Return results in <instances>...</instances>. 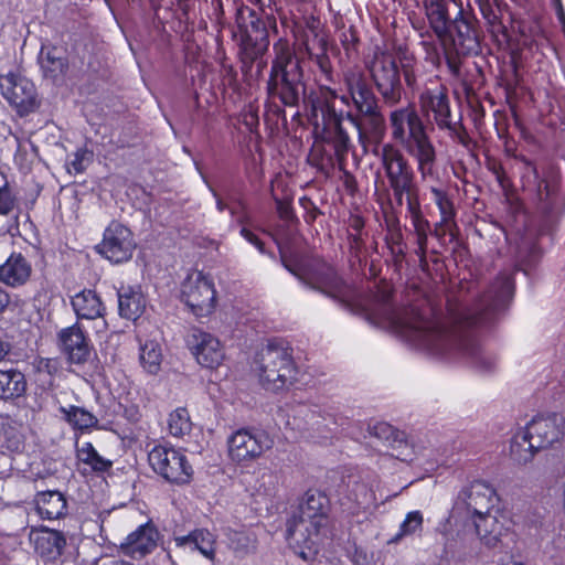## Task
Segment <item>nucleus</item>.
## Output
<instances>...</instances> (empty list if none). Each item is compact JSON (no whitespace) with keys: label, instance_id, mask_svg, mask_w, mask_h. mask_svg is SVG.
Returning a JSON list of instances; mask_svg holds the SVG:
<instances>
[{"label":"nucleus","instance_id":"1","mask_svg":"<svg viewBox=\"0 0 565 565\" xmlns=\"http://www.w3.org/2000/svg\"><path fill=\"white\" fill-rule=\"evenodd\" d=\"M388 323L408 341L433 354H444L454 349L463 350V340L455 330L416 309L408 310L403 317L392 315Z\"/></svg>","mask_w":565,"mask_h":565},{"label":"nucleus","instance_id":"2","mask_svg":"<svg viewBox=\"0 0 565 565\" xmlns=\"http://www.w3.org/2000/svg\"><path fill=\"white\" fill-rule=\"evenodd\" d=\"M273 50L275 58L267 83L268 94L279 98L286 106H295L303 89L300 61L284 39H279Z\"/></svg>","mask_w":565,"mask_h":565},{"label":"nucleus","instance_id":"3","mask_svg":"<svg viewBox=\"0 0 565 565\" xmlns=\"http://www.w3.org/2000/svg\"><path fill=\"white\" fill-rule=\"evenodd\" d=\"M326 498L321 494H307L298 512L288 521L287 540L295 548L311 550L320 529L326 525Z\"/></svg>","mask_w":565,"mask_h":565},{"label":"nucleus","instance_id":"4","mask_svg":"<svg viewBox=\"0 0 565 565\" xmlns=\"http://www.w3.org/2000/svg\"><path fill=\"white\" fill-rule=\"evenodd\" d=\"M258 376L267 390L279 391L296 380L297 370L287 349L269 344L257 359Z\"/></svg>","mask_w":565,"mask_h":565},{"label":"nucleus","instance_id":"5","mask_svg":"<svg viewBox=\"0 0 565 565\" xmlns=\"http://www.w3.org/2000/svg\"><path fill=\"white\" fill-rule=\"evenodd\" d=\"M226 444L230 460L248 466L271 449L274 441L265 431L241 428L228 436Z\"/></svg>","mask_w":565,"mask_h":565},{"label":"nucleus","instance_id":"6","mask_svg":"<svg viewBox=\"0 0 565 565\" xmlns=\"http://www.w3.org/2000/svg\"><path fill=\"white\" fill-rule=\"evenodd\" d=\"M342 82L349 96H342L341 100L349 104L351 99L355 108L364 116H367L374 127L383 124V117L377 110L376 98L370 88L364 72L356 66L349 67L343 72Z\"/></svg>","mask_w":565,"mask_h":565},{"label":"nucleus","instance_id":"7","mask_svg":"<svg viewBox=\"0 0 565 565\" xmlns=\"http://www.w3.org/2000/svg\"><path fill=\"white\" fill-rule=\"evenodd\" d=\"M148 460L153 471L171 483L185 484L192 479V466L179 449L156 446L148 454Z\"/></svg>","mask_w":565,"mask_h":565},{"label":"nucleus","instance_id":"8","mask_svg":"<svg viewBox=\"0 0 565 565\" xmlns=\"http://www.w3.org/2000/svg\"><path fill=\"white\" fill-rule=\"evenodd\" d=\"M181 298L196 317H207L216 305L214 284L201 271H193L182 282Z\"/></svg>","mask_w":565,"mask_h":565},{"label":"nucleus","instance_id":"9","mask_svg":"<svg viewBox=\"0 0 565 565\" xmlns=\"http://www.w3.org/2000/svg\"><path fill=\"white\" fill-rule=\"evenodd\" d=\"M379 157L394 195L402 203L403 195L412 192L413 170L402 151L392 143L383 145Z\"/></svg>","mask_w":565,"mask_h":565},{"label":"nucleus","instance_id":"10","mask_svg":"<svg viewBox=\"0 0 565 565\" xmlns=\"http://www.w3.org/2000/svg\"><path fill=\"white\" fill-rule=\"evenodd\" d=\"M0 88L2 96L20 116L31 114L40 106L35 85L21 74L1 75Z\"/></svg>","mask_w":565,"mask_h":565},{"label":"nucleus","instance_id":"11","mask_svg":"<svg viewBox=\"0 0 565 565\" xmlns=\"http://www.w3.org/2000/svg\"><path fill=\"white\" fill-rule=\"evenodd\" d=\"M370 72L384 102L396 105L401 100V81L395 57L385 52L376 53Z\"/></svg>","mask_w":565,"mask_h":565},{"label":"nucleus","instance_id":"12","mask_svg":"<svg viewBox=\"0 0 565 565\" xmlns=\"http://www.w3.org/2000/svg\"><path fill=\"white\" fill-rule=\"evenodd\" d=\"M136 243L131 231L125 225L111 222L104 232L98 252L109 262L119 264L131 258Z\"/></svg>","mask_w":565,"mask_h":565},{"label":"nucleus","instance_id":"13","mask_svg":"<svg viewBox=\"0 0 565 565\" xmlns=\"http://www.w3.org/2000/svg\"><path fill=\"white\" fill-rule=\"evenodd\" d=\"M523 429L535 447L546 449L559 443L565 435V418L557 413L540 415L530 420Z\"/></svg>","mask_w":565,"mask_h":565},{"label":"nucleus","instance_id":"14","mask_svg":"<svg viewBox=\"0 0 565 565\" xmlns=\"http://www.w3.org/2000/svg\"><path fill=\"white\" fill-rule=\"evenodd\" d=\"M188 345L196 362L203 367L215 369L224 361L225 352L222 343L209 332L193 330L188 337Z\"/></svg>","mask_w":565,"mask_h":565},{"label":"nucleus","instance_id":"15","mask_svg":"<svg viewBox=\"0 0 565 565\" xmlns=\"http://www.w3.org/2000/svg\"><path fill=\"white\" fill-rule=\"evenodd\" d=\"M388 122L394 141L403 145L426 132V127L414 105H407L390 113Z\"/></svg>","mask_w":565,"mask_h":565},{"label":"nucleus","instance_id":"16","mask_svg":"<svg viewBox=\"0 0 565 565\" xmlns=\"http://www.w3.org/2000/svg\"><path fill=\"white\" fill-rule=\"evenodd\" d=\"M401 146L416 161L424 181L436 178L437 150L427 131Z\"/></svg>","mask_w":565,"mask_h":565},{"label":"nucleus","instance_id":"17","mask_svg":"<svg viewBox=\"0 0 565 565\" xmlns=\"http://www.w3.org/2000/svg\"><path fill=\"white\" fill-rule=\"evenodd\" d=\"M476 534L487 547H495L507 534L508 519L500 509L472 516Z\"/></svg>","mask_w":565,"mask_h":565},{"label":"nucleus","instance_id":"18","mask_svg":"<svg viewBox=\"0 0 565 565\" xmlns=\"http://www.w3.org/2000/svg\"><path fill=\"white\" fill-rule=\"evenodd\" d=\"M462 495L467 508L472 512V516L498 509L499 498L495 490L483 481L472 482Z\"/></svg>","mask_w":565,"mask_h":565},{"label":"nucleus","instance_id":"19","mask_svg":"<svg viewBox=\"0 0 565 565\" xmlns=\"http://www.w3.org/2000/svg\"><path fill=\"white\" fill-rule=\"evenodd\" d=\"M419 105L423 113L434 114L438 128L451 127L449 102L445 88L426 89L419 96Z\"/></svg>","mask_w":565,"mask_h":565},{"label":"nucleus","instance_id":"20","mask_svg":"<svg viewBox=\"0 0 565 565\" xmlns=\"http://www.w3.org/2000/svg\"><path fill=\"white\" fill-rule=\"evenodd\" d=\"M30 541L34 545L36 553L49 561L61 556L66 545V539L62 532L47 527L32 530Z\"/></svg>","mask_w":565,"mask_h":565},{"label":"nucleus","instance_id":"21","mask_svg":"<svg viewBox=\"0 0 565 565\" xmlns=\"http://www.w3.org/2000/svg\"><path fill=\"white\" fill-rule=\"evenodd\" d=\"M157 530L147 523L130 533L121 543V548L131 557L139 558L150 553L157 546Z\"/></svg>","mask_w":565,"mask_h":565},{"label":"nucleus","instance_id":"22","mask_svg":"<svg viewBox=\"0 0 565 565\" xmlns=\"http://www.w3.org/2000/svg\"><path fill=\"white\" fill-rule=\"evenodd\" d=\"M58 339L63 351L73 363H83L89 355V345L78 324L63 329Z\"/></svg>","mask_w":565,"mask_h":565},{"label":"nucleus","instance_id":"23","mask_svg":"<svg viewBox=\"0 0 565 565\" xmlns=\"http://www.w3.org/2000/svg\"><path fill=\"white\" fill-rule=\"evenodd\" d=\"M137 339L139 342L140 365L149 374H157L163 360L161 344L156 335L145 334L141 330L138 331Z\"/></svg>","mask_w":565,"mask_h":565},{"label":"nucleus","instance_id":"24","mask_svg":"<svg viewBox=\"0 0 565 565\" xmlns=\"http://www.w3.org/2000/svg\"><path fill=\"white\" fill-rule=\"evenodd\" d=\"M32 273L30 262L22 254H12L0 266V281L11 287L24 285Z\"/></svg>","mask_w":565,"mask_h":565},{"label":"nucleus","instance_id":"25","mask_svg":"<svg viewBox=\"0 0 565 565\" xmlns=\"http://www.w3.org/2000/svg\"><path fill=\"white\" fill-rule=\"evenodd\" d=\"M39 64L44 76L54 81L63 77L68 68L65 52L54 45H42Z\"/></svg>","mask_w":565,"mask_h":565},{"label":"nucleus","instance_id":"26","mask_svg":"<svg viewBox=\"0 0 565 565\" xmlns=\"http://www.w3.org/2000/svg\"><path fill=\"white\" fill-rule=\"evenodd\" d=\"M72 307L78 318L88 320L102 318L105 311L99 296L90 289L76 294L72 298Z\"/></svg>","mask_w":565,"mask_h":565},{"label":"nucleus","instance_id":"27","mask_svg":"<svg viewBox=\"0 0 565 565\" xmlns=\"http://www.w3.org/2000/svg\"><path fill=\"white\" fill-rule=\"evenodd\" d=\"M450 36L457 54H468L478 46L476 31L465 19L455 20Z\"/></svg>","mask_w":565,"mask_h":565},{"label":"nucleus","instance_id":"28","mask_svg":"<svg viewBox=\"0 0 565 565\" xmlns=\"http://www.w3.org/2000/svg\"><path fill=\"white\" fill-rule=\"evenodd\" d=\"M539 450L523 427L519 428L511 438L510 458L519 466L531 462Z\"/></svg>","mask_w":565,"mask_h":565},{"label":"nucleus","instance_id":"29","mask_svg":"<svg viewBox=\"0 0 565 565\" xmlns=\"http://www.w3.org/2000/svg\"><path fill=\"white\" fill-rule=\"evenodd\" d=\"M38 513L47 520L60 519L65 514L66 500L58 491H45L36 495L35 499Z\"/></svg>","mask_w":565,"mask_h":565},{"label":"nucleus","instance_id":"30","mask_svg":"<svg viewBox=\"0 0 565 565\" xmlns=\"http://www.w3.org/2000/svg\"><path fill=\"white\" fill-rule=\"evenodd\" d=\"M118 307L121 317L136 320L139 318L146 307L142 294L132 288H121L118 292Z\"/></svg>","mask_w":565,"mask_h":565},{"label":"nucleus","instance_id":"31","mask_svg":"<svg viewBox=\"0 0 565 565\" xmlns=\"http://www.w3.org/2000/svg\"><path fill=\"white\" fill-rule=\"evenodd\" d=\"M26 390L24 375L15 370H0V398L9 399L20 397Z\"/></svg>","mask_w":565,"mask_h":565},{"label":"nucleus","instance_id":"32","mask_svg":"<svg viewBox=\"0 0 565 565\" xmlns=\"http://www.w3.org/2000/svg\"><path fill=\"white\" fill-rule=\"evenodd\" d=\"M431 193L440 212V222L436 225V233L440 232L443 235L446 233L452 234L455 211L451 201L448 199L447 194L439 189L433 188Z\"/></svg>","mask_w":565,"mask_h":565},{"label":"nucleus","instance_id":"33","mask_svg":"<svg viewBox=\"0 0 565 565\" xmlns=\"http://www.w3.org/2000/svg\"><path fill=\"white\" fill-rule=\"evenodd\" d=\"M0 435L3 446L10 451H19L24 443L22 425L7 416H0Z\"/></svg>","mask_w":565,"mask_h":565},{"label":"nucleus","instance_id":"34","mask_svg":"<svg viewBox=\"0 0 565 565\" xmlns=\"http://www.w3.org/2000/svg\"><path fill=\"white\" fill-rule=\"evenodd\" d=\"M60 412L63 415V419L68 423L74 429H88L95 427L98 423L96 416L85 408L78 406H61Z\"/></svg>","mask_w":565,"mask_h":565},{"label":"nucleus","instance_id":"35","mask_svg":"<svg viewBox=\"0 0 565 565\" xmlns=\"http://www.w3.org/2000/svg\"><path fill=\"white\" fill-rule=\"evenodd\" d=\"M423 525L424 514L419 510L409 511L399 524L398 531L388 540L387 544H397L406 536L420 533Z\"/></svg>","mask_w":565,"mask_h":565},{"label":"nucleus","instance_id":"36","mask_svg":"<svg viewBox=\"0 0 565 565\" xmlns=\"http://www.w3.org/2000/svg\"><path fill=\"white\" fill-rule=\"evenodd\" d=\"M77 458L97 472L107 471L113 466L111 460L100 456L90 443H83L77 447Z\"/></svg>","mask_w":565,"mask_h":565},{"label":"nucleus","instance_id":"37","mask_svg":"<svg viewBox=\"0 0 565 565\" xmlns=\"http://www.w3.org/2000/svg\"><path fill=\"white\" fill-rule=\"evenodd\" d=\"M328 111L330 116V120H332L334 125V137L332 139V145L334 148V152L337 158L341 161L344 159L345 154L350 148V138L348 134L343 130L341 126V121L343 119L342 114H337L332 106L328 105Z\"/></svg>","mask_w":565,"mask_h":565},{"label":"nucleus","instance_id":"38","mask_svg":"<svg viewBox=\"0 0 565 565\" xmlns=\"http://www.w3.org/2000/svg\"><path fill=\"white\" fill-rule=\"evenodd\" d=\"M169 433L174 437H183L192 429V422L186 408L179 407L170 413L168 417Z\"/></svg>","mask_w":565,"mask_h":565},{"label":"nucleus","instance_id":"39","mask_svg":"<svg viewBox=\"0 0 565 565\" xmlns=\"http://www.w3.org/2000/svg\"><path fill=\"white\" fill-rule=\"evenodd\" d=\"M192 532L196 551L209 561H214L216 555V536L207 529H195Z\"/></svg>","mask_w":565,"mask_h":565},{"label":"nucleus","instance_id":"40","mask_svg":"<svg viewBox=\"0 0 565 565\" xmlns=\"http://www.w3.org/2000/svg\"><path fill=\"white\" fill-rule=\"evenodd\" d=\"M318 282L320 284L322 291L331 297L338 298L345 296V292L342 290V280L330 267L326 269V273L318 277Z\"/></svg>","mask_w":565,"mask_h":565},{"label":"nucleus","instance_id":"41","mask_svg":"<svg viewBox=\"0 0 565 565\" xmlns=\"http://www.w3.org/2000/svg\"><path fill=\"white\" fill-rule=\"evenodd\" d=\"M426 15L434 32L439 39H443L448 31V20L445 4L426 8Z\"/></svg>","mask_w":565,"mask_h":565},{"label":"nucleus","instance_id":"42","mask_svg":"<svg viewBox=\"0 0 565 565\" xmlns=\"http://www.w3.org/2000/svg\"><path fill=\"white\" fill-rule=\"evenodd\" d=\"M231 547L237 556H245L255 550V539L249 534L235 532L231 536Z\"/></svg>","mask_w":565,"mask_h":565},{"label":"nucleus","instance_id":"43","mask_svg":"<svg viewBox=\"0 0 565 565\" xmlns=\"http://www.w3.org/2000/svg\"><path fill=\"white\" fill-rule=\"evenodd\" d=\"M414 232L416 234V243L418 245V254L424 257L427 250V233L429 230V223L424 216H419L412 220Z\"/></svg>","mask_w":565,"mask_h":565},{"label":"nucleus","instance_id":"44","mask_svg":"<svg viewBox=\"0 0 565 565\" xmlns=\"http://www.w3.org/2000/svg\"><path fill=\"white\" fill-rule=\"evenodd\" d=\"M499 288L494 291L492 297V307L497 308L499 305L503 303L508 298L512 296L513 292V284L512 279L509 275H503L498 280Z\"/></svg>","mask_w":565,"mask_h":565},{"label":"nucleus","instance_id":"45","mask_svg":"<svg viewBox=\"0 0 565 565\" xmlns=\"http://www.w3.org/2000/svg\"><path fill=\"white\" fill-rule=\"evenodd\" d=\"M73 157L67 164L75 173H82L92 161V152L83 148L77 149Z\"/></svg>","mask_w":565,"mask_h":565},{"label":"nucleus","instance_id":"46","mask_svg":"<svg viewBox=\"0 0 565 565\" xmlns=\"http://www.w3.org/2000/svg\"><path fill=\"white\" fill-rule=\"evenodd\" d=\"M17 198L8 184L0 186V215H9L13 212Z\"/></svg>","mask_w":565,"mask_h":565},{"label":"nucleus","instance_id":"47","mask_svg":"<svg viewBox=\"0 0 565 565\" xmlns=\"http://www.w3.org/2000/svg\"><path fill=\"white\" fill-rule=\"evenodd\" d=\"M172 542L174 544L175 552L179 554L196 551L192 532L185 535H174Z\"/></svg>","mask_w":565,"mask_h":565},{"label":"nucleus","instance_id":"48","mask_svg":"<svg viewBox=\"0 0 565 565\" xmlns=\"http://www.w3.org/2000/svg\"><path fill=\"white\" fill-rule=\"evenodd\" d=\"M356 500L359 504L363 505L364 508L376 507L375 493L366 486L359 487L356 492Z\"/></svg>","mask_w":565,"mask_h":565},{"label":"nucleus","instance_id":"49","mask_svg":"<svg viewBox=\"0 0 565 565\" xmlns=\"http://www.w3.org/2000/svg\"><path fill=\"white\" fill-rule=\"evenodd\" d=\"M392 433V426L386 423H376L371 428V434L377 438H387Z\"/></svg>","mask_w":565,"mask_h":565},{"label":"nucleus","instance_id":"50","mask_svg":"<svg viewBox=\"0 0 565 565\" xmlns=\"http://www.w3.org/2000/svg\"><path fill=\"white\" fill-rule=\"evenodd\" d=\"M406 194L408 195L407 196V209H408L412 220L423 216L418 200L416 198H414L411 194V192L406 193Z\"/></svg>","mask_w":565,"mask_h":565},{"label":"nucleus","instance_id":"51","mask_svg":"<svg viewBox=\"0 0 565 565\" xmlns=\"http://www.w3.org/2000/svg\"><path fill=\"white\" fill-rule=\"evenodd\" d=\"M446 129H447V130L450 132V135H451L452 137H455V138H456L460 143H462V145H465V146L467 145V142H468V135L466 134V131H465L461 127H459V126H457V125H455V124H451V127H450V128H446Z\"/></svg>","mask_w":565,"mask_h":565},{"label":"nucleus","instance_id":"52","mask_svg":"<svg viewBox=\"0 0 565 565\" xmlns=\"http://www.w3.org/2000/svg\"><path fill=\"white\" fill-rule=\"evenodd\" d=\"M241 233L246 241L254 244L259 250H263V244L254 233L247 228H243Z\"/></svg>","mask_w":565,"mask_h":565},{"label":"nucleus","instance_id":"53","mask_svg":"<svg viewBox=\"0 0 565 565\" xmlns=\"http://www.w3.org/2000/svg\"><path fill=\"white\" fill-rule=\"evenodd\" d=\"M317 62L323 73L328 74L330 72V63L326 54L318 55Z\"/></svg>","mask_w":565,"mask_h":565},{"label":"nucleus","instance_id":"54","mask_svg":"<svg viewBox=\"0 0 565 565\" xmlns=\"http://www.w3.org/2000/svg\"><path fill=\"white\" fill-rule=\"evenodd\" d=\"M277 210L281 217H284V218L290 217L291 211H290V206L287 203L278 200L277 201Z\"/></svg>","mask_w":565,"mask_h":565},{"label":"nucleus","instance_id":"55","mask_svg":"<svg viewBox=\"0 0 565 565\" xmlns=\"http://www.w3.org/2000/svg\"><path fill=\"white\" fill-rule=\"evenodd\" d=\"M10 301L9 295L0 287V312L4 310Z\"/></svg>","mask_w":565,"mask_h":565},{"label":"nucleus","instance_id":"56","mask_svg":"<svg viewBox=\"0 0 565 565\" xmlns=\"http://www.w3.org/2000/svg\"><path fill=\"white\" fill-rule=\"evenodd\" d=\"M396 456L402 461H406V462H412L415 459V454L413 451H408V452L401 451Z\"/></svg>","mask_w":565,"mask_h":565},{"label":"nucleus","instance_id":"57","mask_svg":"<svg viewBox=\"0 0 565 565\" xmlns=\"http://www.w3.org/2000/svg\"><path fill=\"white\" fill-rule=\"evenodd\" d=\"M99 565H131V564L120 561V559L107 558V559L102 561V563Z\"/></svg>","mask_w":565,"mask_h":565},{"label":"nucleus","instance_id":"58","mask_svg":"<svg viewBox=\"0 0 565 565\" xmlns=\"http://www.w3.org/2000/svg\"><path fill=\"white\" fill-rule=\"evenodd\" d=\"M281 259H282V263H284V266L291 273L294 274L295 276L301 278V275L287 262L285 255L281 253Z\"/></svg>","mask_w":565,"mask_h":565},{"label":"nucleus","instance_id":"59","mask_svg":"<svg viewBox=\"0 0 565 565\" xmlns=\"http://www.w3.org/2000/svg\"><path fill=\"white\" fill-rule=\"evenodd\" d=\"M404 76L408 86H413L415 84V76L407 68L404 70Z\"/></svg>","mask_w":565,"mask_h":565},{"label":"nucleus","instance_id":"60","mask_svg":"<svg viewBox=\"0 0 565 565\" xmlns=\"http://www.w3.org/2000/svg\"><path fill=\"white\" fill-rule=\"evenodd\" d=\"M444 0H424V6H425V9L426 8H431V7H438V6H444Z\"/></svg>","mask_w":565,"mask_h":565},{"label":"nucleus","instance_id":"61","mask_svg":"<svg viewBox=\"0 0 565 565\" xmlns=\"http://www.w3.org/2000/svg\"><path fill=\"white\" fill-rule=\"evenodd\" d=\"M345 117H347V119H348V120H350V121L352 122V125H353L354 127H356V128L359 129V131L361 132L360 124H359V121L356 120V118H355L352 114H350V113H348Z\"/></svg>","mask_w":565,"mask_h":565},{"label":"nucleus","instance_id":"62","mask_svg":"<svg viewBox=\"0 0 565 565\" xmlns=\"http://www.w3.org/2000/svg\"><path fill=\"white\" fill-rule=\"evenodd\" d=\"M8 352V345L0 339V359H2Z\"/></svg>","mask_w":565,"mask_h":565},{"label":"nucleus","instance_id":"63","mask_svg":"<svg viewBox=\"0 0 565 565\" xmlns=\"http://www.w3.org/2000/svg\"><path fill=\"white\" fill-rule=\"evenodd\" d=\"M498 565H523V563L513 558H509L505 562L499 563Z\"/></svg>","mask_w":565,"mask_h":565},{"label":"nucleus","instance_id":"64","mask_svg":"<svg viewBox=\"0 0 565 565\" xmlns=\"http://www.w3.org/2000/svg\"><path fill=\"white\" fill-rule=\"evenodd\" d=\"M327 93L331 96V98H335L337 97L335 92L332 90V89H327Z\"/></svg>","mask_w":565,"mask_h":565}]
</instances>
